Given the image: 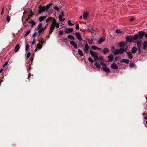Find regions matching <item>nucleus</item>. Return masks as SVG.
<instances>
[{"label":"nucleus","mask_w":147,"mask_h":147,"mask_svg":"<svg viewBox=\"0 0 147 147\" xmlns=\"http://www.w3.org/2000/svg\"><path fill=\"white\" fill-rule=\"evenodd\" d=\"M124 51V50L123 48H121L119 49H116L115 52H114L113 54L114 55H117L119 54L123 53Z\"/></svg>","instance_id":"1"},{"label":"nucleus","mask_w":147,"mask_h":147,"mask_svg":"<svg viewBox=\"0 0 147 147\" xmlns=\"http://www.w3.org/2000/svg\"><path fill=\"white\" fill-rule=\"evenodd\" d=\"M46 9L45 7L44 6H43L40 5L39 7V9L38 10V13L39 14H41L42 12H44Z\"/></svg>","instance_id":"2"},{"label":"nucleus","mask_w":147,"mask_h":147,"mask_svg":"<svg viewBox=\"0 0 147 147\" xmlns=\"http://www.w3.org/2000/svg\"><path fill=\"white\" fill-rule=\"evenodd\" d=\"M145 32L143 31H139L138 32V35L139 36V39L141 40L142 38L144 36Z\"/></svg>","instance_id":"3"},{"label":"nucleus","mask_w":147,"mask_h":147,"mask_svg":"<svg viewBox=\"0 0 147 147\" xmlns=\"http://www.w3.org/2000/svg\"><path fill=\"white\" fill-rule=\"evenodd\" d=\"M126 41L128 42H131L133 41V36L131 35L127 36L125 37Z\"/></svg>","instance_id":"4"},{"label":"nucleus","mask_w":147,"mask_h":147,"mask_svg":"<svg viewBox=\"0 0 147 147\" xmlns=\"http://www.w3.org/2000/svg\"><path fill=\"white\" fill-rule=\"evenodd\" d=\"M90 53L92 56L94 57H97V55H98V54L95 52H93L92 51H90Z\"/></svg>","instance_id":"5"},{"label":"nucleus","mask_w":147,"mask_h":147,"mask_svg":"<svg viewBox=\"0 0 147 147\" xmlns=\"http://www.w3.org/2000/svg\"><path fill=\"white\" fill-rule=\"evenodd\" d=\"M76 36L77 38L79 40L81 41L82 40V37L80 34L79 32H76Z\"/></svg>","instance_id":"6"},{"label":"nucleus","mask_w":147,"mask_h":147,"mask_svg":"<svg viewBox=\"0 0 147 147\" xmlns=\"http://www.w3.org/2000/svg\"><path fill=\"white\" fill-rule=\"evenodd\" d=\"M89 48V47L88 46V44L87 43L85 45V47L84 49L85 52L86 53H88Z\"/></svg>","instance_id":"7"},{"label":"nucleus","mask_w":147,"mask_h":147,"mask_svg":"<svg viewBox=\"0 0 147 147\" xmlns=\"http://www.w3.org/2000/svg\"><path fill=\"white\" fill-rule=\"evenodd\" d=\"M111 67L112 69H118V67L115 63L111 64Z\"/></svg>","instance_id":"8"},{"label":"nucleus","mask_w":147,"mask_h":147,"mask_svg":"<svg viewBox=\"0 0 147 147\" xmlns=\"http://www.w3.org/2000/svg\"><path fill=\"white\" fill-rule=\"evenodd\" d=\"M121 63H124L126 64H128L129 62V60L127 59H123L120 61Z\"/></svg>","instance_id":"9"},{"label":"nucleus","mask_w":147,"mask_h":147,"mask_svg":"<svg viewBox=\"0 0 147 147\" xmlns=\"http://www.w3.org/2000/svg\"><path fill=\"white\" fill-rule=\"evenodd\" d=\"M45 30V28H42L38 30V33L39 34L38 36H40L41 34L40 33H42Z\"/></svg>","instance_id":"10"},{"label":"nucleus","mask_w":147,"mask_h":147,"mask_svg":"<svg viewBox=\"0 0 147 147\" xmlns=\"http://www.w3.org/2000/svg\"><path fill=\"white\" fill-rule=\"evenodd\" d=\"M109 52V50L108 48L105 47L102 51V53L104 55H105L106 54L108 53Z\"/></svg>","instance_id":"11"},{"label":"nucleus","mask_w":147,"mask_h":147,"mask_svg":"<svg viewBox=\"0 0 147 147\" xmlns=\"http://www.w3.org/2000/svg\"><path fill=\"white\" fill-rule=\"evenodd\" d=\"M70 44L73 46L75 48H77V44L74 41H70Z\"/></svg>","instance_id":"12"},{"label":"nucleus","mask_w":147,"mask_h":147,"mask_svg":"<svg viewBox=\"0 0 147 147\" xmlns=\"http://www.w3.org/2000/svg\"><path fill=\"white\" fill-rule=\"evenodd\" d=\"M30 15H29L28 16V18L26 20V22H27L29 20L30 18L33 16V13H32V11L31 10H30Z\"/></svg>","instance_id":"13"},{"label":"nucleus","mask_w":147,"mask_h":147,"mask_svg":"<svg viewBox=\"0 0 147 147\" xmlns=\"http://www.w3.org/2000/svg\"><path fill=\"white\" fill-rule=\"evenodd\" d=\"M105 38L104 37H102L100 38L98 41V43L99 44H101L102 42L105 40Z\"/></svg>","instance_id":"14"},{"label":"nucleus","mask_w":147,"mask_h":147,"mask_svg":"<svg viewBox=\"0 0 147 147\" xmlns=\"http://www.w3.org/2000/svg\"><path fill=\"white\" fill-rule=\"evenodd\" d=\"M125 53H127V56L130 59H132L133 57V55L132 53L130 51H125Z\"/></svg>","instance_id":"15"},{"label":"nucleus","mask_w":147,"mask_h":147,"mask_svg":"<svg viewBox=\"0 0 147 147\" xmlns=\"http://www.w3.org/2000/svg\"><path fill=\"white\" fill-rule=\"evenodd\" d=\"M138 50V48L136 47H133L131 51V53L133 54H135Z\"/></svg>","instance_id":"16"},{"label":"nucleus","mask_w":147,"mask_h":147,"mask_svg":"<svg viewBox=\"0 0 147 147\" xmlns=\"http://www.w3.org/2000/svg\"><path fill=\"white\" fill-rule=\"evenodd\" d=\"M108 58L110 62L113 61V55L112 54H110L108 56Z\"/></svg>","instance_id":"17"},{"label":"nucleus","mask_w":147,"mask_h":147,"mask_svg":"<svg viewBox=\"0 0 147 147\" xmlns=\"http://www.w3.org/2000/svg\"><path fill=\"white\" fill-rule=\"evenodd\" d=\"M102 69L106 73H108L110 71L109 68L108 67H103L102 68Z\"/></svg>","instance_id":"18"},{"label":"nucleus","mask_w":147,"mask_h":147,"mask_svg":"<svg viewBox=\"0 0 147 147\" xmlns=\"http://www.w3.org/2000/svg\"><path fill=\"white\" fill-rule=\"evenodd\" d=\"M33 60V58H32L31 59V60H28V63L27 64V66L28 67L29 66H31V64H32V62Z\"/></svg>","instance_id":"19"},{"label":"nucleus","mask_w":147,"mask_h":147,"mask_svg":"<svg viewBox=\"0 0 147 147\" xmlns=\"http://www.w3.org/2000/svg\"><path fill=\"white\" fill-rule=\"evenodd\" d=\"M20 48V45L19 44L16 45L14 49V51H15V52H17L19 50Z\"/></svg>","instance_id":"20"},{"label":"nucleus","mask_w":147,"mask_h":147,"mask_svg":"<svg viewBox=\"0 0 147 147\" xmlns=\"http://www.w3.org/2000/svg\"><path fill=\"white\" fill-rule=\"evenodd\" d=\"M66 29L68 31L65 30V32L68 34H69L70 32H72L73 30L72 28H66Z\"/></svg>","instance_id":"21"},{"label":"nucleus","mask_w":147,"mask_h":147,"mask_svg":"<svg viewBox=\"0 0 147 147\" xmlns=\"http://www.w3.org/2000/svg\"><path fill=\"white\" fill-rule=\"evenodd\" d=\"M61 15H59V18L60 21L61 22L62 21V17L64 16V12H62L61 13Z\"/></svg>","instance_id":"22"},{"label":"nucleus","mask_w":147,"mask_h":147,"mask_svg":"<svg viewBox=\"0 0 147 147\" xmlns=\"http://www.w3.org/2000/svg\"><path fill=\"white\" fill-rule=\"evenodd\" d=\"M46 16H41L39 18V20L40 22L42 21L46 18Z\"/></svg>","instance_id":"23"},{"label":"nucleus","mask_w":147,"mask_h":147,"mask_svg":"<svg viewBox=\"0 0 147 147\" xmlns=\"http://www.w3.org/2000/svg\"><path fill=\"white\" fill-rule=\"evenodd\" d=\"M42 23H40L37 26L36 29L37 30H38L41 28H42Z\"/></svg>","instance_id":"24"},{"label":"nucleus","mask_w":147,"mask_h":147,"mask_svg":"<svg viewBox=\"0 0 147 147\" xmlns=\"http://www.w3.org/2000/svg\"><path fill=\"white\" fill-rule=\"evenodd\" d=\"M139 35L138 34H136L135 35H134V36L133 37V41L134 40H137L139 38Z\"/></svg>","instance_id":"25"},{"label":"nucleus","mask_w":147,"mask_h":147,"mask_svg":"<svg viewBox=\"0 0 147 147\" xmlns=\"http://www.w3.org/2000/svg\"><path fill=\"white\" fill-rule=\"evenodd\" d=\"M78 54L81 56H83L84 55L82 51L80 49H78Z\"/></svg>","instance_id":"26"},{"label":"nucleus","mask_w":147,"mask_h":147,"mask_svg":"<svg viewBox=\"0 0 147 147\" xmlns=\"http://www.w3.org/2000/svg\"><path fill=\"white\" fill-rule=\"evenodd\" d=\"M67 38L71 40H75V38L72 35H68L67 36Z\"/></svg>","instance_id":"27"},{"label":"nucleus","mask_w":147,"mask_h":147,"mask_svg":"<svg viewBox=\"0 0 147 147\" xmlns=\"http://www.w3.org/2000/svg\"><path fill=\"white\" fill-rule=\"evenodd\" d=\"M88 13H86L85 12H84L83 14V17L84 18L86 19L87 18V17L88 16Z\"/></svg>","instance_id":"28"},{"label":"nucleus","mask_w":147,"mask_h":147,"mask_svg":"<svg viewBox=\"0 0 147 147\" xmlns=\"http://www.w3.org/2000/svg\"><path fill=\"white\" fill-rule=\"evenodd\" d=\"M53 4L52 3H50L49 4L47 5L45 7L46 8V10L47 11L49 8L50 6L52 5Z\"/></svg>","instance_id":"29"},{"label":"nucleus","mask_w":147,"mask_h":147,"mask_svg":"<svg viewBox=\"0 0 147 147\" xmlns=\"http://www.w3.org/2000/svg\"><path fill=\"white\" fill-rule=\"evenodd\" d=\"M94 65L98 69H100V64L96 62H95Z\"/></svg>","instance_id":"30"},{"label":"nucleus","mask_w":147,"mask_h":147,"mask_svg":"<svg viewBox=\"0 0 147 147\" xmlns=\"http://www.w3.org/2000/svg\"><path fill=\"white\" fill-rule=\"evenodd\" d=\"M136 43L138 48H140L141 46V42L140 41H138Z\"/></svg>","instance_id":"31"},{"label":"nucleus","mask_w":147,"mask_h":147,"mask_svg":"<svg viewBox=\"0 0 147 147\" xmlns=\"http://www.w3.org/2000/svg\"><path fill=\"white\" fill-rule=\"evenodd\" d=\"M53 23H55V26L56 28H58L59 27V25L58 23H56L55 22V20H54V21Z\"/></svg>","instance_id":"32"},{"label":"nucleus","mask_w":147,"mask_h":147,"mask_svg":"<svg viewBox=\"0 0 147 147\" xmlns=\"http://www.w3.org/2000/svg\"><path fill=\"white\" fill-rule=\"evenodd\" d=\"M53 19V18L51 17H49L46 20V22L47 23L49 22L50 21H51Z\"/></svg>","instance_id":"33"},{"label":"nucleus","mask_w":147,"mask_h":147,"mask_svg":"<svg viewBox=\"0 0 147 147\" xmlns=\"http://www.w3.org/2000/svg\"><path fill=\"white\" fill-rule=\"evenodd\" d=\"M125 42H121L119 43V46L120 47H121L124 45H125Z\"/></svg>","instance_id":"34"},{"label":"nucleus","mask_w":147,"mask_h":147,"mask_svg":"<svg viewBox=\"0 0 147 147\" xmlns=\"http://www.w3.org/2000/svg\"><path fill=\"white\" fill-rule=\"evenodd\" d=\"M55 25L53 23L51 26L50 28V30H53L55 28Z\"/></svg>","instance_id":"35"},{"label":"nucleus","mask_w":147,"mask_h":147,"mask_svg":"<svg viewBox=\"0 0 147 147\" xmlns=\"http://www.w3.org/2000/svg\"><path fill=\"white\" fill-rule=\"evenodd\" d=\"M42 45L40 44V43H38L37 44V48L39 49H40L42 48Z\"/></svg>","instance_id":"36"},{"label":"nucleus","mask_w":147,"mask_h":147,"mask_svg":"<svg viewBox=\"0 0 147 147\" xmlns=\"http://www.w3.org/2000/svg\"><path fill=\"white\" fill-rule=\"evenodd\" d=\"M30 24H31L32 26H34L36 25V23L34 21H31L28 22Z\"/></svg>","instance_id":"37"},{"label":"nucleus","mask_w":147,"mask_h":147,"mask_svg":"<svg viewBox=\"0 0 147 147\" xmlns=\"http://www.w3.org/2000/svg\"><path fill=\"white\" fill-rule=\"evenodd\" d=\"M100 63L101 66L104 67L107 66V65L106 63L103 62H100Z\"/></svg>","instance_id":"38"},{"label":"nucleus","mask_w":147,"mask_h":147,"mask_svg":"<svg viewBox=\"0 0 147 147\" xmlns=\"http://www.w3.org/2000/svg\"><path fill=\"white\" fill-rule=\"evenodd\" d=\"M26 49L25 50L26 51H27L29 49V45L28 44L26 45Z\"/></svg>","instance_id":"39"},{"label":"nucleus","mask_w":147,"mask_h":147,"mask_svg":"<svg viewBox=\"0 0 147 147\" xmlns=\"http://www.w3.org/2000/svg\"><path fill=\"white\" fill-rule=\"evenodd\" d=\"M115 32L118 34L121 33L122 32V31H121L119 29H117L115 31Z\"/></svg>","instance_id":"40"},{"label":"nucleus","mask_w":147,"mask_h":147,"mask_svg":"<svg viewBox=\"0 0 147 147\" xmlns=\"http://www.w3.org/2000/svg\"><path fill=\"white\" fill-rule=\"evenodd\" d=\"M143 45L144 47H146V48L147 47V41H144L143 43Z\"/></svg>","instance_id":"41"},{"label":"nucleus","mask_w":147,"mask_h":147,"mask_svg":"<svg viewBox=\"0 0 147 147\" xmlns=\"http://www.w3.org/2000/svg\"><path fill=\"white\" fill-rule=\"evenodd\" d=\"M31 30H28V31H27L26 34H25L24 35V36L25 37L26 36H27L28 34H29L30 32H31Z\"/></svg>","instance_id":"42"},{"label":"nucleus","mask_w":147,"mask_h":147,"mask_svg":"<svg viewBox=\"0 0 147 147\" xmlns=\"http://www.w3.org/2000/svg\"><path fill=\"white\" fill-rule=\"evenodd\" d=\"M88 43L90 45V44H92L93 42V39H92L91 40H90V39H88Z\"/></svg>","instance_id":"43"},{"label":"nucleus","mask_w":147,"mask_h":147,"mask_svg":"<svg viewBox=\"0 0 147 147\" xmlns=\"http://www.w3.org/2000/svg\"><path fill=\"white\" fill-rule=\"evenodd\" d=\"M88 60L91 63H93L94 62V60L90 57H89Z\"/></svg>","instance_id":"44"},{"label":"nucleus","mask_w":147,"mask_h":147,"mask_svg":"<svg viewBox=\"0 0 147 147\" xmlns=\"http://www.w3.org/2000/svg\"><path fill=\"white\" fill-rule=\"evenodd\" d=\"M68 24L69 26L74 25V24L71 23V21L70 20L68 21Z\"/></svg>","instance_id":"45"},{"label":"nucleus","mask_w":147,"mask_h":147,"mask_svg":"<svg viewBox=\"0 0 147 147\" xmlns=\"http://www.w3.org/2000/svg\"><path fill=\"white\" fill-rule=\"evenodd\" d=\"M98 60H101L102 61H103V56H100L99 57H98Z\"/></svg>","instance_id":"46"},{"label":"nucleus","mask_w":147,"mask_h":147,"mask_svg":"<svg viewBox=\"0 0 147 147\" xmlns=\"http://www.w3.org/2000/svg\"><path fill=\"white\" fill-rule=\"evenodd\" d=\"M97 47L96 46H92L91 47V48L92 49H94V50H96L97 49Z\"/></svg>","instance_id":"47"},{"label":"nucleus","mask_w":147,"mask_h":147,"mask_svg":"<svg viewBox=\"0 0 147 147\" xmlns=\"http://www.w3.org/2000/svg\"><path fill=\"white\" fill-rule=\"evenodd\" d=\"M54 8L55 9L57 10L58 11H59V7L57 6H54Z\"/></svg>","instance_id":"48"},{"label":"nucleus","mask_w":147,"mask_h":147,"mask_svg":"<svg viewBox=\"0 0 147 147\" xmlns=\"http://www.w3.org/2000/svg\"><path fill=\"white\" fill-rule=\"evenodd\" d=\"M38 41L40 43H41V45H42V44L43 43H46L45 42L43 41L42 40H38Z\"/></svg>","instance_id":"49"},{"label":"nucleus","mask_w":147,"mask_h":147,"mask_svg":"<svg viewBox=\"0 0 147 147\" xmlns=\"http://www.w3.org/2000/svg\"><path fill=\"white\" fill-rule=\"evenodd\" d=\"M36 34H37V32H35L32 35V38H35L36 35Z\"/></svg>","instance_id":"50"},{"label":"nucleus","mask_w":147,"mask_h":147,"mask_svg":"<svg viewBox=\"0 0 147 147\" xmlns=\"http://www.w3.org/2000/svg\"><path fill=\"white\" fill-rule=\"evenodd\" d=\"M59 34L60 36H62L63 34V32L61 31H59Z\"/></svg>","instance_id":"51"},{"label":"nucleus","mask_w":147,"mask_h":147,"mask_svg":"<svg viewBox=\"0 0 147 147\" xmlns=\"http://www.w3.org/2000/svg\"><path fill=\"white\" fill-rule=\"evenodd\" d=\"M10 20V17L9 16L7 17V20L8 22H9Z\"/></svg>","instance_id":"52"},{"label":"nucleus","mask_w":147,"mask_h":147,"mask_svg":"<svg viewBox=\"0 0 147 147\" xmlns=\"http://www.w3.org/2000/svg\"><path fill=\"white\" fill-rule=\"evenodd\" d=\"M134 63H130L129 64V66L131 67H134Z\"/></svg>","instance_id":"53"},{"label":"nucleus","mask_w":147,"mask_h":147,"mask_svg":"<svg viewBox=\"0 0 147 147\" xmlns=\"http://www.w3.org/2000/svg\"><path fill=\"white\" fill-rule=\"evenodd\" d=\"M31 55V53L30 52H28L27 54L26 57L27 58H28Z\"/></svg>","instance_id":"54"},{"label":"nucleus","mask_w":147,"mask_h":147,"mask_svg":"<svg viewBox=\"0 0 147 147\" xmlns=\"http://www.w3.org/2000/svg\"><path fill=\"white\" fill-rule=\"evenodd\" d=\"M36 43V40L34 38L33 39L32 43V45H34Z\"/></svg>","instance_id":"55"},{"label":"nucleus","mask_w":147,"mask_h":147,"mask_svg":"<svg viewBox=\"0 0 147 147\" xmlns=\"http://www.w3.org/2000/svg\"><path fill=\"white\" fill-rule=\"evenodd\" d=\"M76 29L78 30L79 29V25L78 24L76 25Z\"/></svg>","instance_id":"56"},{"label":"nucleus","mask_w":147,"mask_h":147,"mask_svg":"<svg viewBox=\"0 0 147 147\" xmlns=\"http://www.w3.org/2000/svg\"><path fill=\"white\" fill-rule=\"evenodd\" d=\"M63 42H67L68 41V39L66 38H63L62 40Z\"/></svg>","instance_id":"57"},{"label":"nucleus","mask_w":147,"mask_h":147,"mask_svg":"<svg viewBox=\"0 0 147 147\" xmlns=\"http://www.w3.org/2000/svg\"><path fill=\"white\" fill-rule=\"evenodd\" d=\"M87 31L89 32H92V29H90L89 28H88L87 30Z\"/></svg>","instance_id":"58"},{"label":"nucleus","mask_w":147,"mask_h":147,"mask_svg":"<svg viewBox=\"0 0 147 147\" xmlns=\"http://www.w3.org/2000/svg\"><path fill=\"white\" fill-rule=\"evenodd\" d=\"M8 63V62L7 61L3 65V67H4Z\"/></svg>","instance_id":"59"},{"label":"nucleus","mask_w":147,"mask_h":147,"mask_svg":"<svg viewBox=\"0 0 147 147\" xmlns=\"http://www.w3.org/2000/svg\"><path fill=\"white\" fill-rule=\"evenodd\" d=\"M32 69V67H30L27 70V71L28 72H29V71L31 70Z\"/></svg>","instance_id":"60"},{"label":"nucleus","mask_w":147,"mask_h":147,"mask_svg":"<svg viewBox=\"0 0 147 147\" xmlns=\"http://www.w3.org/2000/svg\"><path fill=\"white\" fill-rule=\"evenodd\" d=\"M98 55H97V57H94V60H95V62H96L95 61H96L97 60H98Z\"/></svg>","instance_id":"61"},{"label":"nucleus","mask_w":147,"mask_h":147,"mask_svg":"<svg viewBox=\"0 0 147 147\" xmlns=\"http://www.w3.org/2000/svg\"><path fill=\"white\" fill-rule=\"evenodd\" d=\"M138 51H139V52L138 53V54H140V53H141V50H140V48H138Z\"/></svg>","instance_id":"62"},{"label":"nucleus","mask_w":147,"mask_h":147,"mask_svg":"<svg viewBox=\"0 0 147 147\" xmlns=\"http://www.w3.org/2000/svg\"><path fill=\"white\" fill-rule=\"evenodd\" d=\"M53 30H50L49 32V35H50L53 32Z\"/></svg>","instance_id":"63"},{"label":"nucleus","mask_w":147,"mask_h":147,"mask_svg":"<svg viewBox=\"0 0 147 147\" xmlns=\"http://www.w3.org/2000/svg\"><path fill=\"white\" fill-rule=\"evenodd\" d=\"M4 12V8L3 7L2 9V12L1 13V15H2Z\"/></svg>","instance_id":"64"}]
</instances>
